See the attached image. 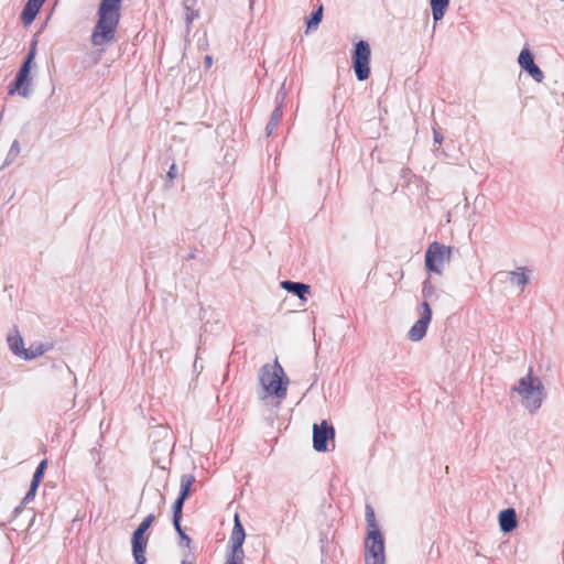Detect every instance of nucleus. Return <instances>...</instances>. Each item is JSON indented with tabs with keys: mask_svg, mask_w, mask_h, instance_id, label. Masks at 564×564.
Listing matches in <instances>:
<instances>
[{
	"mask_svg": "<svg viewBox=\"0 0 564 564\" xmlns=\"http://www.w3.org/2000/svg\"><path fill=\"white\" fill-rule=\"evenodd\" d=\"M47 349L48 347L41 343L31 344L28 349L23 350L22 358L34 359L39 356H42Z\"/></svg>",
	"mask_w": 564,
	"mask_h": 564,
	"instance_id": "aec40b11",
	"label": "nucleus"
},
{
	"mask_svg": "<svg viewBox=\"0 0 564 564\" xmlns=\"http://www.w3.org/2000/svg\"><path fill=\"white\" fill-rule=\"evenodd\" d=\"M45 1L46 0H28L22 11V21L25 24H31Z\"/></svg>",
	"mask_w": 564,
	"mask_h": 564,
	"instance_id": "ddd939ff",
	"label": "nucleus"
},
{
	"mask_svg": "<svg viewBox=\"0 0 564 564\" xmlns=\"http://www.w3.org/2000/svg\"><path fill=\"white\" fill-rule=\"evenodd\" d=\"M525 70L539 83H541L544 78L542 70L535 64Z\"/></svg>",
	"mask_w": 564,
	"mask_h": 564,
	"instance_id": "a878e982",
	"label": "nucleus"
},
{
	"mask_svg": "<svg viewBox=\"0 0 564 564\" xmlns=\"http://www.w3.org/2000/svg\"><path fill=\"white\" fill-rule=\"evenodd\" d=\"M182 564H192V563L184 560V561H182Z\"/></svg>",
	"mask_w": 564,
	"mask_h": 564,
	"instance_id": "72a5a7b5",
	"label": "nucleus"
},
{
	"mask_svg": "<svg viewBox=\"0 0 564 564\" xmlns=\"http://www.w3.org/2000/svg\"><path fill=\"white\" fill-rule=\"evenodd\" d=\"M8 343H9V346L11 348V350L19 355L20 357H22V352L23 350H25L23 348V339L20 335H13V336H9L8 337Z\"/></svg>",
	"mask_w": 564,
	"mask_h": 564,
	"instance_id": "4be33fe9",
	"label": "nucleus"
},
{
	"mask_svg": "<svg viewBox=\"0 0 564 564\" xmlns=\"http://www.w3.org/2000/svg\"><path fill=\"white\" fill-rule=\"evenodd\" d=\"M525 70L539 83H541L544 78L542 70L535 64Z\"/></svg>",
	"mask_w": 564,
	"mask_h": 564,
	"instance_id": "bb28decb",
	"label": "nucleus"
},
{
	"mask_svg": "<svg viewBox=\"0 0 564 564\" xmlns=\"http://www.w3.org/2000/svg\"><path fill=\"white\" fill-rule=\"evenodd\" d=\"M371 48L368 42L359 41L351 55L352 68L358 80H366L370 76Z\"/></svg>",
	"mask_w": 564,
	"mask_h": 564,
	"instance_id": "39448f33",
	"label": "nucleus"
},
{
	"mask_svg": "<svg viewBox=\"0 0 564 564\" xmlns=\"http://www.w3.org/2000/svg\"><path fill=\"white\" fill-rule=\"evenodd\" d=\"M281 118V112L279 109H276L272 116L271 121L268 124V134H271L272 129L278 124L279 120Z\"/></svg>",
	"mask_w": 564,
	"mask_h": 564,
	"instance_id": "c85d7f7f",
	"label": "nucleus"
},
{
	"mask_svg": "<svg viewBox=\"0 0 564 564\" xmlns=\"http://www.w3.org/2000/svg\"><path fill=\"white\" fill-rule=\"evenodd\" d=\"M434 140L437 143H441L443 141V135L440 132H437L436 130H434Z\"/></svg>",
	"mask_w": 564,
	"mask_h": 564,
	"instance_id": "2f4dec72",
	"label": "nucleus"
},
{
	"mask_svg": "<svg viewBox=\"0 0 564 564\" xmlns=\"http://www.w3.org/2000/svg\"><path fill=\"white\" fill-rule=\"evenodd\" d=\"M323 18V6H319L318 9L312 14V17L307 20V31L312 29H316L321 23Z\"/></svg>",
	"mask_w": 564,
	"mask_h": 564,
	"instance_id": "393cba45",
	"label": "nucleus"
},
{
	"mask_svg": "<svg viewBox=\"0 0 564 564\" xmlns=\"http://www.w3.org/2000/svg\"><path fill=\"white\" fill-rule=\"evenodd\" d=\"M384 563V539L382 533L367 534L365 539V564Z\"/></svg>",
	"mask_w": 564,
	"mask_h": 564,
	"instance_id": "6e6552de",
	"label": "nucleus"
},
{
	"mask_svg": "<svg viewBox=\"0 0 564 564\" xmlns=\"http://www.w3.org/2000/svg\"><path fill=\"white\" fill-rule=\"evenodd\" d=\"M421 317L414 323V325L409 330V338L412 341L421 340L427 330L429 324L432 318V310L427 302H423L420 306Z\"/></svg>",
	"mask_w": 564,
	"mask_h": 564,
	"instance_id": "1a4fd4ad",
	"label": "nucleus"
},
{
	"mask_svg": "<svg viewBox=\"0 0 564 564\" xmlns=\"http://www.w3.org/2000/svg\"><path fill=\"white\" fill-rule=\"evenodd\" d=\"M510 281L512 284H517L523 289L529 282V276L523 268H519L517 271L510 272Z\"/></svg>",
	"mask_w": 564,
	"mask_h": 564,
	"instance_id": "412c9836",
	"label": "nucleus"
},
{
	"mask_svg": "<svg viewBox=\"0 0 564 564\" xmlns=\"http://www.w3.org/2000/svg\"><path fill=\"white\" fill-rule=\"evenodd\" d=\"M366 522H367V534L381 533L379 524L376 520L375 510L370 505L366 506Z\"/></svg>",
	"mask_w": 564,
	"mask_h": 564,
	"instance_id": "f3484780",
	"label": "nucleus"
},
{
	"mask_svg": "<svg viewBox=\"0 0 564 564\" xmlns=\"http://www.w3.org/2000/svg\"><path fill=\"white\" fill-rule=\"evenodd\" d=\"M281 118V112L279 109H276L272 116L271 121L268 124V134H271L272 129L278 124L279 120Z\"/></svg>",
	"mask_w": 564,
	"mask_h": 564,
	"instance_id": "c756f323",
	"label": "nucleus"
},
{
	"mask_svg": "<svg viewBox=\"0 0 564 564\" xmlns=\"http://www.w3.org/2000/svg\"><path fill=\"white\" fill-rule=\"evenodd\" d=\"M121 0H101L98 9V21L91 41L94 45H104L113 40L120 20Z\"/></svg>",
	"mask_w": 564,
	"mask_h": 564,
	"instance_id": "f257e3e1",
	"label": "nucleus"
},
{
	"mask_svg": "<svg viewBox=\"0 0 564 564\" xmlns=\"http://www.w3.org/2000/svg\"><path fill=\"white\" fill-rule=\"evenodd\" d=\"M449 6V0H431V9L434 21H440L447 8Z\"/></svg>",
	"mask_w": 564,
	"mask_h": 564,
	"instance_id": "a211bd4d",
	"label": "nucleus"
},
{
	"mask_svg": "<svg viewBox=\"0 0 564 564\" xmlns=\"http://www.w3.org/2000/svg\"><path fill=\"white\" fill-rule=\"evenodd\" d=\"M452 250L437 241L432 242L425 252V267L429 271L442 273V267L451 260Z\"/></svg>",
	"mask_w": 564,
	"mask_h": 564,
	"instance_id": "423d86ee",
	"label": "nucleus"
},
{
	"mask_svg": "<svg viewBox=\"0 0 564 564\" xmlns=\"http://www.w3.org/2000/svg\"><path fill=\"white\" fill-rule=\"evenodd\" d=\"M212 64H213V57L207 55L205 57V65H206V67L209 68L212 66Z\"/></svg>",
	"mask_w": 564,
	"mask_h": 564,
	"instance_id": "473e14b6",
	"label": "nucleus"
},
{
	"mask_svg": "<svg viewBox=\"0 0 564 564\" xmlns=\"http://www.w3.org/2000/svg\"><path fill=\"white\" fill-rule=\"evenodd\" d=\"M155 517L153 514L147 516L137 530L132 534V554L137 564H145V550L148 546L149 536L145 532L152 525Z\"/></svg>",
	"mask_w": 564,
	"mask_h": 564,
	"instance_id": "20e7f679",
	"label": "nucleus"
},
{
	"mask_svg": "<svg viewBox=\"0 0 564 564\" xmlns=\"http://www.w3.org/2000/svg\"><path fill=\"white\" fill-rule=\"evenodd\" d=\"M185 500L186 499L182 498V497H177V499L175 500V502L173 505V523H174L175 530L178 532V534L182 538L189 541V538L183 532L182 527H181L182 509H183V505H184Z\"/></svg>",
	"mask_w": 564,
	"mask_h": 564,
	"instance_id": "2eb2a0df",
	"label": "nucleus"
},
{
	"mask_svg": "<svg viewBox=\"0 0 564 564\" xmlns=\"http://www.w3.org/2000/svg\"><path fill=\"white\" fill-rule=\"evenodd\" d=\"M246 539L245 529L240 521L239 514L236 513L234 517V528L229 539L230 550H243L242 545Z\"/></svg>",
	"mask_w": 564,
	"mask_h": 564,
	"instance_id": "9b49d317",
	"label": "nucleus"
},
{
	"mask_svg": "<svg viewBox=\"0 0 564 564\" xmlns=\"http://www.w3.org/2000/svg\"><path fill=\"white\" fill-rule=\"evenodd\" d=\"M281 286L284 290L296 294L301 300H305L306 294L310 292V285L292 281H283Z\"/></svg>",
	"mask_w": 564,
	"mask_h": 564,
	"instance_id": "dca6fc26",
	"label": "nucleus"
},
{
	"mask_svg": "<svg viewBox=\"0 0 564 564\" xmlns=\"http://www.w3.org/2000/svg\"><path fill=\"white\" fill-rule=\"evenodd\" d=\"M35 50L32 48L21 68L19 69L14 82L9 86L8 95L13 96L14 94H19L22 97H29L30 95V70L31 63L34 58Z\"/></svg>",
	"mask_w": 564,
	"mask_h": 564,
	"instance_id": "0eeeda50",
	"label": "nucleus"
},
{
	"mask_svg": "<svg viewBox=\"0 0 564 564\" xmlns=\"http://www.w3.org/2000/svg\"><path fill=\"white\" fill-rule=\"evenodd\" d=\"M260 383L269 395L283 398L286 394L289 380L278 360L272 365H264L259 375Z\"/></svg>",
	"mask_w": 564,
	"mask_h": 564,
	"instance_id": "7ed1b4c3",
	"label": "nucleus"
},
{
	"mask_svg": "<svg viewBox=\"0 0 564 564\" xmlns=\"http://www.w3.org/2000/svg\"><path fill=\"white\" fill-rule=\"evenodd\" d=\"M195 482V476L192 474L182 475L180 479V495L178 497L187 499L191 494V488Z\"/></svg>",
	"mask_w": 564,
	"mask_h": 564,
	"instance_id": "6ab92c4d",
	"label": "nucleus"
},
{
	"mask_svg": "<svg viewBox=\"0 0 564 564\" xmlns=\"http://www.w3.org/2000/svg\"><path fill=\"white\" fill-rule=\"evenodd\" d=\"M525 70L539 83H541L544 78L542 70L535 64Z\"/></svg>",
	"mask_w": 564,
	"mask_h": 564,
	"instance_id": "cd10ccee",
	"label": "nucleus"
},
{
	"mask_svg": "<svg viewBox=\"0 0 564 564\" xmlns=\"http://www.w3.org/2000/svg\"><path fill=\"white\" fill-rule=\"evenodd\" d=\"M517 514L513 509L502 510L499 514V524L503 532H510L517 527Z\"/></svg>",
	"mask_w": 564,
	"mask_h": 564,
	"instance_id": "4468645a",
	"label": "nucleus"
},
{
	"mask_svg": "<svg viewBox=\"0 0 564 564\" xmlns=\"http://www.w3.org/2000/svg\"><path fill=\"white\" fill-rule=\"evenodd\" d=\"M518 62H519V65L523 69H527V68L531 67L532 65H534L533 55L531 54V52L528 48H523L520 52Z\"/></svg>",
	"mask_w": 564,
	"mask_h": 564,
	"instance_id": "5701e85b",
	"label": "nucleus"
},
{
	"mask_svg": "<svg viewBox=\"0 0 564 564\" xmlns=\"http://www.w3.org/2000/svg\"><path fill=\"white\" fill-rule=\"evenodd\" d=\"M176 176H177L176 165L172 164L170 166L169 172H167V177H169L170 181H173L174 178H176Z\"/></svg>",
	"mask_w": 564,
	"mask_h": 564,
	"instance_id": "7c9ffc66",
	"label": "nucleus"
},
{
	"mask_svg": "<svg viewBox=\"0 0 564 564\" xmlns=\"http://www.w3.org/2000/svg\"><path fill=\"white\" fill-rule=\"evenodd\" d=\"M513 390L520 395L522 404L530 411H538L545 398L544 386L540 378L533 376L532 369L518 381Z\"/></svg>",
	"mask_w": 564,
	"mask_h": 564,
	"instance_id": "f03ea898",
	"label": "nucleus"
},
{
	"mask_svg": "<svg viewBox=\"0 0 564 564\" xmlns=\"http://www.w3.org/2000/svg\"><path fill=\"white\" fill-rule=\"evenodd\" d=\"M335 437V430L326 421L313 426V447L317 452H326L327 441Z\"/></svg>",
	"mask_w": 564,
	"mask_h": 564,
	"instance_id": "9d476101",
	"label": "nucleus"
},
{
	"mask_svg": "<svg viewBox=\"0 0 564 564\" xmlns=\"http://www.w3.org/2000/svg\"><path fill=\"white\" fill-rule=\"evenodd\" d=\"M245 551L243 550H230L227 554L225 564H243Z\"/></svg>",
	"mask_w": 564,
	"mask_h": 564,
	"instance_id": "b1692460",
	"label": "nucleus"
},
{
	"mask_svg": "<svg viewBox=\"0 0 564 564\" xmlns=\"http://www.w3.org/2000/svg\"><path fill=\"white\" fill-rule=\"evenodd\" d=\"M46 465H47V460L46 459H43L35 473L33 474V478H32V481H31V486H30V490L28 491V494L25 495V498H24V501H30L34 498L35 494H36V490L43 479V476H44V473H45V469H46Z\"/></svg>",
	"mask_w": 564,
	"mask_h": 564,
	"instance_id": "f8f14e48",
	"label": "nucleus"
}]
</instances>
